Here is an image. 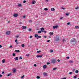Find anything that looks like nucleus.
I'll return each instance as SVG.
<instances>
[{
  "label": "nucleus",
  "instance_id": "obj_31",
  "mask_svg": "<svg viewBox=\"0 0 79 79\" xmlns=\"http://www.w3.org/2000/svg\"><path fill=\"white\" fill-rule=\"evenodd\" d=\"M36 78L37 79H40V77L39 76H37V77H36Z\"/></svg>",
  "mask_w": 79,
  "mask_h": 79
},
{
  "label": "nucleus",
  "instance_id": "obj_18",
  "mask_svg": "<svg viewBox=\"0 0 79 79\" xmlns=\"http://www.w3.org/2000/svg\"><path fill=\"white\" fill-rule=\"evenodd\" d=\"M49 34H50V35H53V32H50Z\"/></svg>",
  "mask_w": 79,
  "mask_h": 79
},
{
  "label": "nucleus",
  "instance_id": "obj_6",
  "mask_svg": "<svg viewBox=\"0 0 79 79\" xmlns=\"http://www.w3.org/2000/svg\"><path fill=\"white\" fill-rule=\"evenodd\" d=\"M43 56V55H37L36 56V57L37 58H41V57H42Z\"/></svg>",
  "mask_w": 79,
  "mask_h": 79
},
{
  "label": "nucleus",
  "instance_id": "obj_14",
  "mask_svg": "<svg viewBox=\"0 0 79 79\" xmlns=\"http://www.w3.org/2000/svg\"><path fill=\"white\" fill-rule=\"evenodd\" d=\"M51 10L52 11H55V8H52L51 9Z\"/></svg>",
  "mask_w": 79,
  "mask_h": 79
},
{
  "label": "nucleus",
  "instance_id": "obj_42",
  "mask_svg": "<svg viewBox=\"0 0 79 79\" xmlns=\"http://www.w3.org/2000/svg\"><path fill=\"white\" fill-rule=\"evenodd\" d=\"M12 55L13 56H15V53H13Z\"/></svg>",
  "mask_w": 79,
  "mask_h": 79
},
{
  "label": "nucleus",
  "instance_id": "obj_29",
  "mask_svg": "<svg viewBox=\"0 0 79 79\" xmlns=\"http://www.w3.org/2000/svg\"><path fill=\"white\" fill-rule=\"evenodd\" d=\"M76 73H79V71L78 70H77L75 71Z\"/></svg>",
  "mask_w": 79,
  "mask_h": 79
},
{
  "label": "nucleus",
  "instance_id": "obj_17",
  "mask_svg": "<svg viewBox=\"0 0 79 79\" xmlns=\"http://www.w3.org/2000/svg\"><path fill=\"white\" fill-rule=\"evenodd\" d=\"M35 38H37V37H38V35L37 34H36L35 35Z\"/></svg>",
  "mask_w": 79,
  "mask_h": 79
},
{
  "label": "nucleus",
  "instance_id": "obj_12",
  "mask_svg": "<svg viewBox=\"0 0 79 79\" xmlns=\"http://www.w3.org/2000/svg\"><path fill=\"white\" fill-rule=\"evenodd\" d=\"M43 68H44V69H45V68H47V65H44L43 66Z\"/></svg>",
  "mask_w": 79,
  "mask_h": 79
},
{
  "label": "nucleus",
  "instance_id": "obj_23",
  "mask_svg": "<svg viewBox=\"0 0 79 79\" xmlns=\"http://www.w3.org/2000/svg\"><path fill=\"white\" fill-rule=\"evenodd\" d=\"M47 75V73L45 72L43 73V76H46Z\"/></svg>",
  "mask_w": 79,
  "mask_h": 79
},
{
  "label": "nucleus",
  "instance_id": "obj_50",
  "mask_svg": "<svg viewBox=\"0 0 79 79\" xmlns=\"http://www.w3.org/2000/svg\"><path fill=\"white\" fill-rule=\"evenodd\" d=\"M12 45H11L10 47H9V48H11L12 47Z\"/></svg>",
  "mask_w": 79,
  "mask_h": 79
},
{
  "label": "nucleus",
  "instance_id": "obj_3",
  "mask_svg": "<svg viewBox=\"0 0 79 79\" xmlns=\"http://www.w3.org/2000/svg\"><path fill=\"white\" fill-rule=\"evenodd\" d=\"M73 40H71V42L73 43V42H76V39L75 38H73Z\"/></svg>",
  "mask_w": 79,
  "mask_h": 79
},
{
  "label": "nucleus",
  "instance_id": "obj_59",
  "mask_svg": "<svg viewBox=\"0 0 79 79\" xmlns=\"http://www.w3.org/2000/svg\"><path fill=\"white\" fill-rule=\"evenodd\" d=\"M78 7H76V8H75V9H76V10H77V9H78Z\"/></svg>",
  "mask_w": 79,
  "mask_h": 79
},
{
  "label": "nucleus",
  "instance_id": "obj_54",
  "mask_svg": "<svg viewBox=\"0 0 79 79\" xmlns=\"http://www.w3.org/2000/svg\"><path fill=\"white\" fill-rule=\"evenodd\" d=\"M57 61H58V62H60V60L59 59Z\"/></svg>",
  "mask_w": 79,
  "mask_h": 79
},
{
  "label": "nucleus",
  "instance_id": "obj_35",
  "mask_svg": "<svg viewBox=\"0 0 79 79\" xmlns=\"http://www.w3.org/2000/svg\"><path fill=\"white\" fill-rule=\"evenodd\" d=\"M19 24H22V22L21 21L19 22Z\"/></svg>",
  "mask_w": 79,
  "mask_h": 79
},
{
  "label": "nucleus",
  "instance_id": "obj_5",
  "mask_svg": "<svg viewBox=\"0 0 79 79\" xmlns=\"http://www.w3.org/2000/svg\"><path fill=\"white\" fill-rule=\"evenodd\" d=\"M58 25H56L55 26H53L52 27L54 29H55V28H58Z\"/></svg>",
  "mask_w": 79,
  "mask_h": 79
},
{
  "label": "nucleus",
  "instance_id": "obj_58",
  "mask_svg": "<svg viewBox=\"0 0 79 79\" xmlns=\"http://www.w3.org/2000/svg\"><path fill=\"white\" fill-rule=\"evenodd\" d=\"M47 64H50V63L49 62H48L47 63Z\"/></svg>",
  "mask_w": 79,
  "mask_h": 79
},
{
  "label": "nucleus",
  "instance_id": "obj_46",
  "mask_svg": "<svg viewBox=\"0 0 79 79\" xmlns=\"http://www.w3.org/2000/svg\"><path fill=\"white\" fill-rule=\"evenodd\" d=\"M28 31H31V29L29 28V30H28Z\"/></svg>",
  "mask_w": 79,
  "mask_h": 79
},
{
  "label": "nucleus",
  "instance_id": "obj_40",
  "mask_svg": "<svg viewBox=\"0 0 79 79\" xmlns=\"http://www.w3.org/2000/svg\"><path fill=\"white\" fill-rule=\"evenodd\" d=\"M38 38H41V36H38Z\"/></svg>",
  "mask_w": 79,
  "mask_h": 79
},
{
  "label": "nucleus",
  "instance_id": "obj_45",
  "mask_svg": "<svg viewBox=\"0 0 79 79\" xmlns=\"http://www.w3.org/2000/svg\"><path fill=\"white\" fill-rule=\"evenodd\" d=\"M32 36H30V39H31L32 38Z\"/></svg>",
  "mask_w": 79,
  "mask_h": 79
},
{
  "label": "nucleus",
  "instance_id": "obj_49",
  "mask_svg": "<svg viewBox=\"0 0 79 79\" xmlns=\"http://www.w3.org/2000/svg\"><path fill=\"white\" fill-rule=\"evenodd\" d=\"M26 56H29V54H26Z\"/></svg>",
  "mask_w": 79,
  "mask_h": 79
},
{
  "label": "nucleus",
  "instance_id": "obj_7",
  "mask_svg": "<svg viewBox=\"0 0 79 79\" xmlns=\"http://www.w3.org/2000/svg\"><path fill=\"white\" fill-rule=\"evenodd\" d=\"M40 29H41V31H42V32H44V28L42 27V28H41Z\"/></svg>",
  "mask_w": 79,
  "mask_h": 79
},
{
  "label": "nucleus",
  "instance_id": "obj_19",
  "mask_svg": "<svg viewBox=\"0 0 79 79\" xmlns=\"http://www.w3.org/2000/svg\"><path fill=\"white\" fill-rule=\"evenodd\" d=\"M69 63H73V60H70L69 61Z\"/></svg>",
  "mask_w": 79,
  "mask_h": 79
},
{
  "label": "nucleus",
  "instance_id": "obj_36",
  "mask_svg": "<svg viewBox=\"0 0 79 79\" xmlns=\"http://www.w3.org/2000/svg\"><path fill=\"white\" fill-rule=\"evenodd\" d=\"M19 37V35H16V36H15V37H16V38H18V37Z\"/></svg>",
  "mask_w": 79,
  "mask_h": 79
},
{
  "label": "nucleus",
  "instance_id": "obj_62",
  "mask_svg": "<svg viewBox=\"0 0 79 79\" xmlns=\"http://www.w3.org/2000/svg\"><path fill=\"white\" fill-rule=\"evenodd\" d=\"M44 33H47V31H44Z\"/></svg>",
  "mask_w": 79,
  "mask_h": 79
},
{
  "label": "nucleus",
  "instance_id": "obj_44",
  "mask_svg": "<svg viewBox=\"0 0 79 79\" xmlns=\"http://www.w3.org/2000/svg\"><path fill=\"white\" fill-rule=\"evenodd\" d=\"M53 70H55V69H56V68H54L53 69Z\"/></svg>",
  "mask_w": 79,
  "mask_h": 79
},
{
  "label": "nucleus",
  "instance_id": "obj_60",
  "mask_svg": "<svg viewBox=\"0 0 79 79\" xmlns=\"http://www.w3.org/2000/svg\"><path fill=\"white\" fill-rule=\"evenodd\" d=\"M16 45H18L19 43L18 42H16Z\"/></svg>",
  "mask_w": 79,
  "mask_h": 79
},
{
  "label": "nucleus",
  "instance_id": "obj_39",
  "mask_svg": "<svg viewBox=\"0 0 79 79\" xmlns=\"http://www.w3.org/2000/svg\"><path fill=\"white\" fill-rule=\"evenodd\" d=\"M67 59H69V57L68 56L66 57Z\"/></svg>",
  "mask_w": 79,
  "mask_h": 79
},
{
  "label": "nucleus",
  "instance_id": "obj_16",
  "mask_svg": "<svg viewBox=\"0 0 79 79\" xmlns=\"http://www.w3.org/2000/svg\"><path fill=\"white\" fill-rule=\"evenodd\" d=\"M62 42H66V40H65V39H62Z\"/></svg>",
  "mask_w": 79,
  "mask_h": 79
},
{
  "label": "nucleus",
  "instance_id": "obj_13",
  "mask_svg": "<svg viewBox=\"0 0 79 79\" xmlns=\"http://www.w3.org/2000/svg\"><path fill=\"white\" fill-rule=\"evenodd\" d=\"M15 52H17V53H19L20 52V51L19 50H15Z\"/></svg>",
  "mask_w": 79,
  "mask_h": 79
},
{
  "label": "nucleus",
  "instance_id": "obj_9",
  "mask_svg": "<svg viewBox=\"0 0 79 79\" xmlns=\"http://www.w3.org/2000/svg\"><path fill=\"white\" fill-rule=\"evenodd\" d=\"M10 34V31H7L6 33V35H9Z\"/></svg>",
  "mask_w": 79,
  "mask_h": 79
},
{
  "label": "nucleus",
  "instance_id": "obj_24",
  "mask_svg": "<svg viewBox=\"0 0 79 79\" xmlns=\"http://www.w3.org/2000/svg\"><path fill=\"white\" fill-rule=\"evenodd\" d=\"M18 6L19 7L22 6V5H21V4H18Z\"/></svg>",
  "mask_w": 79,
  "mask_h": 79
},
{
  "label": "nucleus",
  "instance_id": "obj_64",
  "mask_svg": "<svg viewBox=\"0 0 79 79\" xmlns=\"http://www.w3.org/2000/svg\"><path fill=\"white\" fill-rule=\"evenodd\" d=\"M50 40H48V41H47V42H50Z\"/></svg>",
  "mask_w": 79,
  "mask_h": 79
},
{
  "label": "nucleus",
  "instance_id": "obj_48",
  "mask_svg": "<svg viewBox=\"0 0 79 79\" xmlns=\"http://www.w3.org/2000/svg\"><path fill=\"white\" fill-rule=\"evenodd\" d=\"M29 22H31V23H32V20H29Z\"/></svg>",
  "mask_w": 79,
  "mask_h": 79
},
{
  "label": "nucleus",
  "instance_id": "obj_53",
  "mask_svg": "<svg viewBox=\"0 0 79 79\" xmlns=\"http://www.w3.org/2000/svg\"><path fill=\"white\" fill-rule=\"evenodd\" d=\"M34 66L35 67L36 66H37V65L36 64H34Z\"/></svg>",
  "mask_w": 79,
  "mask_h": 79
},
{
  "label": "nucleus",
  "instance_id": "obj_37",
  "mask_svg": "<svg viewBox=\"0 0 79 79\" xmlns=\"http://www.w3.org/2000/svg\"><path fill=\"white\" fill-rule=\"evenodd\" d=\"M26 1H23V3H26Z\"/></svg>",
  "mask_w": 79,
  "mask_h": 79
},
{
  "label": "nucleus",
  "instance_id": "obj_27",
  "mask_svg": "<svg viewBox=\"0 0 79 79\" xmlns=\"http://www.w3.org/2000/svg\"><path fill=\"white\" fill-rule=\"evenodd\" d=\"M21 46H22V47H24L25 45L24 44H21Z\"/></svg>",
  "mask_w": 79,
  "mask_h": 79
},
{
  "label": "nucleus",
  "instance_id": "obj_11",
  "mask_svg": "<svg viewBox=\"0 0 79 79\" xmlns=\"http://www.w3.org/2000/svg\"><path fill=\"white\" fill-rule=\"evenodd\" d=\"M16 69H14L13 70V73H16Z\"/></svg>",
  "mask_w": 79,
  "mask_h": 79
},
{
  "label": "nucleus",
  "instance_id": "obj_63",
  "mask_svg": "<svg viewBox=\"0 0 79 79\" xmlns=\"http://www.w3.org/2000/svg\"><path fill=\"white\" fill-rule=\"evenodd\" d=\"M2 46L0 45V48H2Z\"/></svg>",
  "mask_w": 79,
  "mask_h": 79
},
{
  "label": "nucleus",
  "instance_id": "obj_26",
  "mask_svg": "<svg viewBox=\"0 0 79 79\" xmlns=\"http://www.w3.org/2000/svg\"><path fill=\"white\" fill-rule=\"evenodd\" d=\"M41 32H42V31H39L38 32V34H40V33H41Z\"/></svg>",
  "mask_w": 79,
  "mask_h": 79
},
{
  "label": "nucleus",
  "instance_id": "obj_43",
  "mask_svg": "<svg viewBox=\"0 0 79 79\" xmlns=\"http://www.w3.org/2000/svg\"><path fill=\"white\" fill-rule=\"evenodd\" d=\"M70 24V23H67V25H69Z\"/></svg>",
  "mask_w": 79,
  "mask_h": 79
},
{
  "label": "nucleus",
  "instance_id": "obj_2",
  "mask_svg": "<svg viewBox=\"0 0 79 79\" xmlns=\"http://www.w3.org/2000/svg\"><path fill=\"white\" fill-rule=\"evenodd\" d=\"M56 61L55 59H53L51 60V63H53V64H55V63H56Z\"/></svg>",
  "mask_w": 79,
  "mask_h": 79
},
{
  "label": "nucleus",
  "instance_id": "obj_10",
  "mask_svg": "<svg viewBox=\"0 0 79 79\" xmlns=\"http://www.w3.org/2000/svg\"><path fill=\"white\" fill-rule=\"evenodd\" d=\"M36 3V2L34 0L32 1V4H35Z\"/></svg>",
  "mask_w": 79,
  "mask_h": 79
},
{
  "label": "nucleus",
  "instance_id": "obj_47",
  "mask_svg": "<svg viewBox=\"0 0 79 79\" xmlns=\"http://www.w3.org/2000/svg\"><path fill=\"white\" fill-rule=\"evenodd\" d=\"M61 79H66V78L65 77H64V78H61Z\"/></svg>",
  "mask_w": 79,
  "mask_h": 79
},
{
  "label": "nucleus",
  "instance_id": "obj_55",
  "mask_svg": "<svg viewBox=\"0 0 79 79\" xmlns=\"http://www.w3.org/2000/svg\"><path fill=\"white\" fill-rule=\"evenodd\" d=\"M23 18H26V16L24 15L23 17Z\"/></svg>",
  "mask_w": 79,
  "mask_h": 79
},
{
  "label": "nucleus",
  "instance_id": "obj_1",
  "mask_svg": "<svg viewBox=\"0 0 79 79\" xmlns=\"http://www.w3.org/2000/svg\"><path fill=\"white\" fill-rule=\"evenodd\" d=\"M55 40V41H56V42L59 41V40H60V36L58 35L56 36Z\"/></svg>",
  "mask_w": 79,
  "mask_h": 79
},
{
  "label": "nucleus",
  "instance_id": "obj_22",
  "mask_svg": "<svg viewBox=\"0 0 79 79\" xmlns=\"http://www.w3.org/2000/svg\"><path fill=\"white\" fill-rule=\"evenodd\" d=\"M5 59H3L2 61V63H5Z\"/></svg>",
  "mask_w": 79,
  "mask_h": 79
},
{
  "label": "nucleus",
  "instance_id": "obj_28",
  "mask_svg": "<svg viewBox=\"0 0 79 79\" xmlns=\"http://www.w3.org/2000/svg\"><path fill=\"white\" fill-rule=\"evenodd\" d=\"M19 59H22V58H23V57H22V56H20L19 57Z\"/></svg>",
  "mask_w": 79,
  "mask_h": 79
},
{
  "label": "nucleus",
  "instance_id": "obj_41",
  "mask_svg": "<svg viewBox=\"0 0 79 79\" xmlns=\"http://www.w3.org/2000/svg\"><path fill=\"white\" fill-rule=\"evenodd\" d=\"M62 10H65V8L62 7Z\"/></svg>",
  "mask_w": 79,
  "mask_h": 79
},
{
  "label": "nucleus",
  "instance_id": "obj_52",
  "mask_svg": "<svg viewBox=\"0 0 79 79\" xmlns=\"http://www.w3.org/2000/svg\"><path fill=\"white\" fill-rule=\"evenodd\" d=\"M69 74H72V72H69Z\"/></svg>",
  "mask_w": 79,
  "mask_h": 79
},
{
  "label": "nucleus",
  "instance_id": "obj_15",
  "mask_svg": "<svg viewBox=\"0 0 79 79\" xmlns=\"http://www.w3.org/2000/svg\"><path fill=\"white\" fill-rule=\"evenodd\" d=\"M15 60H18V57H16L14 58Z\"/></svg>",
  "mask_w": 79,
  "mask_h": 79
},
{
  "label": "nucleus",
  "instance_id": "obj_4",
  "mask_svg": "<svg viewBox=\"0 0 79 79\" xmlns=\"http://www.w3.org/2000/svg\"><path fill=\"white\" fill-rule=\"evenodd\" d=\"M13 16H14L15 18H16V17L18 16V14H14L13 15Z\"/></svg>",
  "mask_w": 79,
  "mask_h": 79
},
{
  "label": "nucleus",
  "instance_id": "obj_32",
  "mask_svg": "<svg viewBox=\"0 0 79 79\" xmlns=\"http://www.w3.org/2000/svg\"><path fill=\"white\" fill-rule=\"evenodd\" d=\"M24 75L22 76L21 77V79H23V78H24Z\"/></svg>",
  "mask_w": 79,
  "mask_h": 79
},
{
  "label": "nucleus",
  "instance_id": "obj_34",
  "mask_svg": "<svg viewBox=\"0 0 79 79\" xmlns=\"http://www.w3.org/2000/svg\"><path fill=\"white\" fill-rule=\"evenodd\" d=\"M11 74V73H10L9 74H8L7 75V76H10Z\"/></svg>",
  "mask_w": 79,
  "mask_h": 79
},
{
  "label": "nucleus",
  "instance_id": "obj_30",
  "mask_svg": "<svg viewBox=\"0 0 79 79\" xmlns=\"http://www.w3.org/2000/svg\"><path fill=\"white\" fill-rule=\"evenodd\" d=\"M44 10H45V11H47V10H48V9L47 8H45Z\"/></svg>",
  "mask_w": 79,
  "mask_h": 79
},
{
  "label": "nucleus",
  "instance_id": "obj_20",
  "mask_svg": "<svg viewBox=\"0 0 79 79\" xmlns=\"http://www.w3.org/2000/svg\"><path fill=\"white\" fill-rule=\"evenodd\" d=\"M75 28H76V29H79V27L78 26H76L75 27Z\"/></svg>",
  "mask_w": 79,
  "mask_h": 79
},
{
  "label": "nucleus",
  "instance_id": "obj_38",
  "mask_svg": "<svg viewBox=\"0 0 79 79\" xmlns=\"http://www.w3.org/2000/svg\"><path fill=\"white\" fill-rule=\"evenodd\" d=\"M15 42H18V40H15Z\"/></svg>",
  "mask_w": 79,
  "mask_h": 79
},
{
  "label": "nucleus",
  "instance_id": "obj_57",
  "mask_svg": "<svg viewBox=\"0 0 79 79\" xmlns=\"http://www.w3.org/2000/svg\"><path fill=\"white\" fill-rule=\"evenodd\" d=\"M50 52H53V51L52 50H51Z\"/></svg>",
  "mask_w": 79,
  "mask_h": 79
},
{
  "label": "nucleus",
  "instance_id": "obj_56",
  "mask_svg": "<svg viewBox=\"0 0 79 79\" xmlns=\"http://www.w3.org/2000/svg\"><path fill=\"white\" fill-rule=\"evenodd\" d=\"M44 38H47V36L45 35L44 36Z\"/></svg>",
  "mask_w": 79,
  "mask_h": 79
},
{
  "label": "nucleus",
  "instance_id": "obj_21",
  "mask_svg": "<svg viewBox=\"0 0 79 79\" xmlns=\"http://www.w3.org/2000/svg\"><path fill=\"white\" fill-rule=\"evenodd\" d=\"M77 78V75H76L75 76L73 77V79H75Z\"/></svg>",
  "mask_w": 79,
  "mask_h": 79
},
{
  "label": "nucleus",
  "instance_id": "obj_8",
  "mask_svg": "<svg viewBox=\"0 0 79 79\" xmlns=\"http://www.w3.org/2000/svg\"><path fill=\"white\" fill-rule=\"evenodd\" d=\"M22 29H26V27L24 26H23L22 27Z\"/></svg>",
  "mask_w": 79,
  "mask_h": 79
},
{
  "label": "nucleus",
  "instance_id": "obj_25",
  "mask_svg": "<svg viewBox=\"0 0 79 79\" xmlns=\"http://www.w3.org/2000/svg\"><path fill=\"white\" fill-rule=\"evenodd\" d=\"M41 52V51L40 50V51H38L37 52V53H40Z\"/></svg>",
  "mask_w": 79,
  "mask_h": 79
},
{
  "label": "nucleus",
  "instance_id": "obj_33",
  "mask_svg": "<svg viewBox=\"0 0 79 79\" xmlns=\"http://www.w3.org/2000/svg\"><path fill=\"white\" fill-rule=\"evenodd\" d=\"M66 15L67 16H68L69 15V13H67L66 14Z\"/></svg>",
  "mask_w": 79,
  "mask_h": 79
},
{
  "label": "nucleus",
  "instance_id": "obj_51",
  "mask_svg": "<svg viewBox=\"0 0 79 79\" xmlns=\"http://www.w3.org/2000/svg\"><path fill=\"white\" fill-rule=\"evenodd\" d=\"M4 73H5V72H2V74H4Z\"/></svg>",
  "mask_w": 79,
  "mask_h": 79
},
{
  "label": "nucleus",
  "instance_id": "obj_61",
  "mask_svg": "<svg viewBox=\"0 0 79 79\" xmlns=\"http://www.w3.org/2000/svg\"><path fill=\"white\" fill-rule=\"evenodd\" d=\"M0 77H2V75L1 74H0Z\"/></svg>",
  "mask_w": 79,
  "mask_h": 79
}]
</instances>
